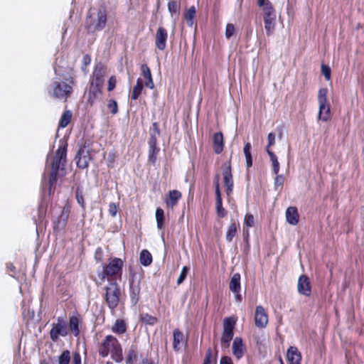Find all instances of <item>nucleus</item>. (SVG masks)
<instances>
[{
  "label": "nucleus",
  "instance_id": "obj_1",
  "mask_svg": "<svg viewBox=\"0 0 364 364\" xmlns=\"http://www.w3.org/2000/svg\"><path fill=\"white\" fill-rule=\"evenodd\" d=\"M107 12L106 8L101 6L98 9L91 7L87 11L85 20V28L87 33L95 34L102 31L107 25Z\"/></svg>",
  "mask_w": 364,
  "mask_h": 364
},
{
  "label": "nucleus",
  "instance_id": "obj_2",
  "mask_svg": "<svg viewBox=\"0 0 364 364\" xmlns=\"http://www.w3.org/2000/svg\"><path fill=\"white\" fill-rule=\"evenodd\" d=\"M76 85L74 77L69 76L62 80L55 78L50 85L48 93L53 98L67 102L73 93V87Z\"/></svg>",
  "mask_w": 364,
  "mask_h": 364
},
{
  "label": "nucleus",
  "instance_id": "obj_3",
  "mask_svg": "<svg viewBox=\"0 0 364 364\" xmlns=\"http://www.w3.org/2000/svg\"><path fill=\"white\" fill-rule=\"evenodd\" d=\"M99 355L102 358L111 355V358L116 363L124 360L123 349L119 340L112 335H107L102 341L98 348Z\"/></svg>",
  "mask_w": 364,
  "mask_h": 364
},
{
  "label": "nucleus",
  "instance_id": "obj_4",
  "mask_svg": "<svg viewBox=\"0 0 364 364\" xmlns=\"http://www.w3.org/2000/svg\"><path fill=\"white\" fill-rule=\"evenodd\" d=\"M124 267V261L119 257H114L109 259V262L103 264L102 271L97 273V277L100 279L98 283L95 281L96 284H101L102 282L107 279L109 282L117 281V279H121L122 274V269Z\"/></svg>",
  "mask_w": 364,
  "mask_h": 364
},
{
  "label": "nucleus",
  "instance_id": "obj_5",
  "mask_svg": "<svg viewBox=\"0 0 364 364\" xmlns=\"http://www.w3.org/2000/svg\"><path fill=\"white\" fill-rule=\"evenodd\" d=\"M68 144L63 142L57 149L51 164V171L49 174V192L58 181V171L63 168L66 163Z\"/></svg>",
  "mask_w": 364,
  "mask_h": 364
},
{
  "label": "nucleus",
  "instance_id": "obj_6",
  "mask_svg": "<svg viewBox=\"0 0 364 364\" xmlns=\"http://www.w3.org/2000/svg\"><path fill=\"white\" fill-rule=\"evenodd\" d=\"M104 290L105 293L102 294V297L111 312L114 313L120 301V287L117 281H111L104 288Z\"/></svg>",
  "mask_w": 364,
  "mask_h": 364
},
{
  "label": "nucleus",
  "instance_id": "obj_7",
  "mask_svg": "<svg viewBox=\"0 0 364 364\" xmlns=\"http://www.w3.org/2000/svg\"><path fill=\"white\" fill-rule=\"evenodd\" d=\"M328 89L320 88L318 92V102L319 105L318 119L328 122L331 119L330 105L327 100Z\"/></svg>",
  "mask_w": 364,
  "mask_h": 364
},
{
  "label": "nucleus",
  "instance_id": "obj_8",
  "mask_svg": "<svg viewBox=\"0 0 364 364\" xmlns=\"http://www.w3.org/2000/svg\"><path fill=\"white\" fill-rule=\"evenodd\" d=\"M71 204L67 201L63 206L60 214L53 220V229L55 235L59 234L60 232L65 230L69 216L71 212Z\"/></svg>",
  "mask_w": 364,
  "mask_h": 364
},
{
  "label": "nucleus",
  "instance_id": "obj_9",
  "mask_svg": "<svg viewBox=\"0 0 364 364\" xmlns=\"http://www.w3.org/2000/svg\"><path fill=\"white\" fill-rule=\"evenodd\" d=\"M264 28L267 36L273 33L275 29L276 12L271 2L267 4V6L263 8Z\"/></svg>",
  "mask_w": 364,
  "mask_h": 364
},
{
  "label": "nucleus",
  "instance_id": "obj_10",
  "mask_svg": "<svg viewBox=\"0 0 364 364\" xmlns=\"http://www.w3.org/2000/svg\"><path fill=\"white\" fill-rule=\"evenodd\" d=\"M90 144L87 142L79 149L76 156V164L79 168L85 169L89 166L90 161L92 160V156L90 154L89 149Z\"/></svg>",
  "mask_w": 364,
  "mask_h": 364
},
{
  "label": "nucleus",
  "instance_id": "obj_11",
  "mask_svg": "<svg viewBox=\"0 0 364 364\" xmlns=\"http://www.w3.org/2000/svg\"><path fill=\"white\" fill-rule=\"evenodd\" d=\"M106 67L101 63L97 64L90 76L89 85L103 88Z\"/></svg>",
  "mask_w": 364,
  "mask_h": 364
},
{
  "label": "nucleus",
  "instance_id": "obj_12",
  "mask_svg": "<svg viewBox=\"0 0 364 364\" xmlns=\"http://www.w3.org/2000/svg\"><path fill=\"white\" fill-rule=\"evenodd\" d=\"M223 178L224 186L225 187L226 194L229 196L232 194L234 187L233 177L232 174L231 162L229 161L222 166Z\"/></svg>",
  "mask_w": 364,
  "mask_h": 364
},
{
  "label": "nucleus",
  "instance_id": "obj_13",
  "mask_svg": "<svg viewBox=\"0 0 364 364\" xmlns=\"http://www.w3.org/2000/svg\"><path fill=\"white\" fill-rule=\"evenodd\" d=\"M82 323V318L78 312H75L70 316L68 323L67 324L69 333L73 334L75 337H79L80 334V326Z\"/></svg>",
  "mask_w": 364,
  "mask_h": 364
},
{
  "label": "nucleus",
  "instance_id": "obj_14",
  "mask_svg": "<svg viewBox=\"0 0 364 364\" xmlns=\"http://www.w3.org/2000/svg\"><path fill=\"white\" fill-rule=\"evenodd\" d=\"M215 188V203H216V212L217 215L220 218H224L227 212L225 208L223 207V200L221 197V193L220 190L219 185V175L217 174L215 176V179L214 181Z\"/></svg>",
  "mask_w": 364,
  "mask_h": 364
},
{
  "label": "nucleus",
  "instance_id": "obj_15",
  "mask_svg": "<svg viewBox=\"0 0 364 364\" xmlns=\"http://www.w3.org/2000/svg\"><path fill=\"white\" fill-rule=\"evenodd\" d=\"M69 334L68 325L63 323H53L50 331V338L53 342L59 340L60 336L65 337Z\"/></svg>",
  "mask_w": 364,
  "mask_h": 364
},
{
  "label": "nucleus",
  "instance_id": "obj_16",
  "mask_svg": "<svg viewBox=\"0 0 364 364\" xmlns=\"http://www.w3.org/2000/svg\"><path fill=\"white\" fill-rule=\"evenodd\" d=\"M298 292L304 296H310L311 294V284L308 276L301 274L298 279Z\"/></svg>",
  "mask_w": 364,
  "mask_h": 364
},
{
  "label": "nucleus",
  "instance_id": "obj_17",
  "mask_svg": "<svg viewBox=\"0 0 364 364\" xmlns=\"http://www.w3.org/2000/svg\"><path fill=\"white\" fill-rule=\"evenodd\" d=\"M255 323L258 328H265L268 323V314L262 306H257L255 314Z\"/></svg>",
  "mask_w": 364,
  "mask_h": 364
},
{
  "label": "nucleus",
  "instance_id": "obj_18",
  "mask_svg": "<svg viewBox=\"0 0 364 364\" xmlns=\"http://www.w3.org/2000/svg\"><path fill=\"white\" fill-rule=\"evenodd\" d=\"M168 39L167 30L159 26L155 35V46L160 50H164L166 48V41Z\"/></svg>",
  "mask_w": 364,
  "mask_h": 364
},
{
  "label": "nucleus",
  "instance_id": "obj_19",
  "mask_svg": "<svg viewBox=\"0 0 364 364\" xmlns=\"http://www.w3.org/2000/svg\"><path fill=\"white\" fill-rule=\"evenodd\" d=\"M70 361V352L68 350H65L58 356V360L55 357H48L42 361L40 364H69Z\"/></svg>",
  "mask_w": 364,
  "mask_h": 364
},
{
  "label": "nucleus",
  "instance_id": "obj_20",
  "mask_svg": "<svg viewBox=\"0 0 364 364\" xmlns=\"http://www.w3.org/2000/svg\"><path fill=\"white\" fill-rule=\"evenodd\" d=\"M181 198L182 193L179 191H169L164 198V202L166 208L168 209H173L178 204Z\"/></svg>",
  "mask_w": 364,
  "mask_h": 364
},
{
  "label": "nucleus",
  "instance_id": "obj_21",
  "mask_svg": "<svg viewBox=\"0 0 364 364\" xmlns=\"http://www.w3.org/2000/svg\"><path fill=\"white\" fill-rule=\"evenodd\" d=\"M102 95V88L89 85L87 92V102L90 106H93L97 100H100Z\"/></svg>",
  "mask_w": 364,
  "mask_h": 364
},
{
  "label": "nucleus",
  "instance_id": "obj_22",
  "mask_svg": "<svg viewBox=\"0 0 364 364\" xmlns=\"http://www.w3.org/2000/svg\"><path fill=\"white\" fill-rule=\"evenodd\" d=\"M141 293L140 282H135L134 279L129 281V294L131 301L136 305L139 301V295Z\"/></svg>",
  "mask_w": 364,
  "mask_h": 364
},
{
  "label": "nucleus",
  "instance_id": "obj_23",
  "mask_svg": "<svg viewBox=\"0 0 364 364\" xmlns=\"http://www.w3.org/2000/svg\"><path fill=\"white\" fill-rule=\"evenodd\" d=\"M232 354L237 359L242 358L245 352V347L241 337H235L232 346Z\"/></svg>",
  "mask_w": 364,
  "mask_h": 364
},
{
  "label": "nucleus",
  "instance_id": "obj_24",
  "mask_svg": "<svg viewBox=\"0 0 364 364\" xmlns=\"http://www.w3.org/2000/svg\"><path fill=\"white\" fill-rule=\"evenodd\" d=\"M139 357V348L136 344H132L126 351L125 363L136 364Z\"/></svg>",
  "mask_w": 364,
  "mask_h": 364
},
{
  "label": "nucleus",
  "instance_id": "obj_25",
  "mask_svg": "<svg viewBox=\"0 0 364 364\" xmlns=\"http://www.w3.org/2000/svg\"><path fill=\"white\" fill-rule=\"evenodd\" d=\"M287 358L289 364H301V355L296 347L290 346L287 353Z\"/></svg>",
  "mask_w": 364,
  "mask_h": 364
},
{
  "label": "nucleus",
  "instance_id": "obj_26",
  "mask_svg": "<svg viewBox=\"0 0 364 364\" xmlns=\"http://www.w3.org/2000/svg\"><path fill=\"white\" fill-rule=\"evenodd\" d=\"M140 69L141 74L145 79L144 85L149 89H154V83L149 67L146 64H142Z\"/></svg>",
  "mask_w": 364,
  "mask_h": 364
},
{
  "label": "nucleus",
  "instance_id": "obj_27",
  "mask_svg": "<svg viewBox=\"0 0 364 364\" xmlns=\"http://www.w3.org/2000/svg\"><path fill=\"white\" fill-rule=\"evenodd\" d=\"M213 149L215 154H220L224 149V138L222 132L215 133L213 136Z\"/></svg>",
  "mask_w": 364,
  "mask_h": 364
},
{
  "label": "nucleus",
  "instance_id": "obj_28",
  "mask_svg": "<svg viewBox=\"0 0 364 364\" xmlns=\"http://www.w3.org/2000/svg\"><path fill=\"white\" fill-rule=\"evenodd\" d=\"M286 220L291 225H296L299 220V215L296 207L290 206L286 210Z\"/></svg>",
  "mask_w": 364,
  "mask_h": 364
},
{
  "label": "nucleus",
  "instance_id": "obj_29",
  "mask_svg": "<svg viewBox=\"0 0 364 364\" xmlns=\"http://www.w3.org/2000/svg\"><path fill=\"white\" fill-rule=\"evenodd\" d=\"M173 349L178 352L181 349L180 345L181 343H187V339L184 338L183 332L179 328H176L173 332Z\"/></svg>",
  "mask_w": 364,
  "mask_h": 364
},
{
  "label": "nucleus",
  "instance_id": "obj_30",
  "mask_svg": "<svg viewBox=\"0 0 364 364\" xmlns=\"http://www.w3.org/2000/svg\"><path fill=\"white\" fill-rule=\"evenodd\" d=\"M112 331L117 335H122L127 332V325L122 319H117L112 325Z\"/></svg>",
  "mask_w": 364,
  "mask_h": 364
},
{
  "label": "nucleus",
  "instance_id": "obj_31",
  "mask_svg": "<svg viewBox=\"0 0 364 364\" xmlns=\"http://www.w3.org/2000/svg\"><path fill=\"white\" fill-rule=\"evenodd\" d=\"M229 288L233 293L240 292V274L239 273H235L232 275L230 282Z\"/></svg>",
  "mask_w": 364,
  "mask_h": 364
},
{
  "label": "nucleus",
  "instance_id": "obj_32",
  "mask_svg": "<svg viewBox=\"0 0 364 364\" xmlns=\"http://www.w3.org/2000/svg\"><path fill=\"white\" fill-rule=\"evenodd\" d=\"M236 318H235L232 316L224 318L223 331L234 333V329L236 325Z\"/></svg>",
  "mask_w": 364,
  "mask_h": 364
},
{
  "label": "nucleus",
  "instance_id": "obj_33",
  "mask_svg": "<svg viewBox=\"0 0 364 364\" xmlns=\"http://www.w3.org/2000/svg\"><path fill=\"white\" fill-rule=\"evenodd\" d=\"M139 261L141 264L144 267H148L152 263L153 257L149 250L144 249L141 251Z\"/></svg>",
  "mask_w": 364,
  "mask_h": 364
},
{
  "label": "nucleus",
  "instance_id": "obj_34",
  "mask_svg": "<svg viewBox=\"0 0 364 364\" xmlns=\"http://www.w3.org/2000/svg\"><path fill=\"white\" fill-rule=\"evenodd\" d=\"M196 16V9L194 6H191L183 14L184 18L188 26L192 27L194 23V18Z\"/></svg>",
  "mask_w": 364,
  "mask_h": 364
},
{
  "label": "nucleus",
  "instance_id": "obj_35",
  "mask_svg": "<svg viewBox=\"0 0 364 364\" xmlns=\"http://www.w3.org/2000/svg\"><path fill=\"white\" fill-rule=\"evenodd\" d=\"M73 114L70 110L66 109L63 112L59 121L58 127L65 128L70 122L72 119Z\"/></svg>",
  "mask_w": 364,
  "mask_h": 364
},
{
  "label": "nucleus",
  "instance_id": "obj_36",
  "mask_svg": "<svg viewBox=\"0 0 364 364\" xmlns=\"http://www.w3.org/2000/svg\"><path fill=\"white\" fill-rule=\"evenodd\" d=\"M143 87L144 85L142 80L141 78H138L136 80V84L134 86L131 94L132 100H136L139 97L142 92Z\"/></svg>",
  "mask_w": 364,
  "mask_h": 364
},
{
  "label": "nucleus",
  "instance_id": "obj_37",
  "mask_svg": "<svg viewBox=\"0 0 364 364\" xmlns=\"http://www.w3.org/2000/svg\"><path fill=\"white\" fill-rule=\"evenodd\" d=\"M156 225L159 230L164 229V210L161 208H157L156 210Z\"/></svg>",
  "mask_w": 364,
  "mask_h": 364
},
{
  "label": "nucleus",
  "instance_id": "obj_38",
  "mask_svg": "<svg viewBox=\"0 0 364 364\" xmlns=\"http://www.w3.org/2000/svg\"><path fill=\"white\" fill-rule=\"evenodd\" d=\"M238 229H240V225H236L235 223H232L229 225L226 233V240L228 242H232L234 237L237 235Z\"/></svg>",
  "mask_w": 364,
  "mask_h": 364
},
{
  "label": "nucleus",
  "instance_id": "obj_39",
  "mask_svg": "<svg viewBox=\"0 0 364 364\" xmlns=\"http://www.w3.org/2000/svg\"><path fill=\"white\" fill-rule=\"evenodd\" d=\"M233 336H234V333L223 331L221 339H220V343H221L222 348L226 349V348H229L230 342L233 338Z\"/></svg>",
  "mask_w": 364,
  "mask_h": 364
},
{
  "label": "nucleus",
  "instance_id": "obj_40",
  "mask_svg": "<svg viewBox=\"0 0 364 364\" xmlns=\"http://www.w3.org/2000/svg\"><path fill=\"white\" fill-rule=\"evenodd\" d=\"M251 148H252L251 144L250 142H247L245 144L244 149H243L244 154H245V159H246L247 168H249L252 166V154L250 152Z\"/></svg>",
  "mask_w": 364,
  "mask_h": 364
},
{
  "label": "nucleus",
  "instance_id": "obj_41",
  "mask_svg": "<svg viewBox=\"0 0 364 364\" xmlns=\"http://www.w3.org/2000/svg\"><path fill=\"white\" fill-rule=\"evenodd\" d=\"M75 198L77 203L82 208L83 210L86 208L85 201L83 196V192L81 187L77 186L75 190Z\"/></svg>",
  "mask_w": 364,
  "mask_h": 364
},
{
  "label": "nucleus",
  "instance_id": "obj_42",
  "mask_svg": "<svg viewBox=\"0 0 364 364\" xmlns=\"http://www.w3.org/2000/svg\"><path fill=\"white\" fill-rule=\"evenodd\" d=\"M140 320L144 323L151 326L156 324L158 321V318L156 317L153 316L147 313L141 314Z\"/></svg>",
  "mask_w": 364,
  "mask_h": 364
},
{
  "label": "nucleus",
  "instance_id": "obj_43",
  "mask_svg": "<svg viewBox=\"0 0 364 364\" xmlns=\"http://www.w3.org/2000/svg\"><path fill=\"white\" fill-rule=\"evenodd\" d=\"M268 155L270 158V160L272 163V171H273V173L274 174H278L279 171V161L277 160V156L275 155V154L271 151V150H268Z\"/></svg>",
  "mask_w": 364,
  "mask_h": 364
},
{
  "label": "nucleus",
  "instance_id": "obj_44",
  "mask_svg": "<svg viewBox=\"0 0 364 364\" xmlns=\"http://www.w3.org/2000/svg\"><path fill=\"white\" fill-rule=\"evenodd\" d=\"M160 151V149L158 148H149L148 161L151 164L154 165L157 160V156Z\"/></svg>",
  "mask_w": 364,
  "mask_h": 364
},
{
  "label": "nucleus",
  "instance_id": "obj_45",
  "mask_svg": "<svg viewBox=\"0 0 364 364\" xmlns=\"http://www.w3.org/2000/svg\"><path fill=\"white\" fill-rule=\"evenodd\" d=\"M107 108L110 110L112 114L114 115L118 112V105L116 100H109L107 104Z\"/></svg>",
  "mask_w": 364,
  "mask_h": 364
},
{
  "label": "nucleus",
  "instance_id": "obj_46",
  "mask_svg": "<svg viewBox=\"0 0 364 364\" xmlns=\"http://www.w3.org/2000/svg\"><path fill=\"white\" fill-rule=\"evenodd\" d=\"M255 219L253 215L251 213H247L244 219V225L247 228H252L254 225Z\"/></svg>",
  "mask_w": 364,
  "mask_h": 364
},
{
  "label": "nucleus",
  "instance_id": "obj_47",
  "mask_svg": "<svg viewBox=\"0 0 364 364\" xmlns=\"http://www.w3.org/2000/svg\"><path fill=\"white\" fill-rule=\"evenodd\" d=\"M189 271V267L187 266H184L181 272V274L177 279V284H181L183 282V281L186 279L187 274Z\"/></svg>",
  "mask_w": 364,
  "mask_h": 364
},
{
  "label": "nucleus",
  "instance_id": "obj_48",
  "mask_svg": "<svg viewBox=\"0 0 364 364\" xmlns=\"http://www.w3.org/2000/svg\"><path fill=\"white\" fill-rule=\"evenodd\" d=\"M168 9L171 14H178L179 6L176 1H170L168 3Z\"/></svg>",
  "mask_w": 364,
  "mask_h": 364
},
{
  "label": "nucleus",
  "instance_id": "obj_49",
  "mask_svg": "<svg viewBox=\"0 0 364 364\" xmlns=\"http://www.w3.org/2000/svg\"><path fill=\"white\" fill-rule=\"evenodd\" d=\"M321 73L325 77L326 80H331V70L328 65H326L325 64L321 65Z\"/></svg>",
  "mask_w": 364,
  "mask_h": 364
},
{
  "label": "nucleus",
  "instance_id": "obj_50",
  "mask_svg": "<svg viewBox=\"0 0 364 364\" xmlns=\"http://www.w3.org/2000/svg\"><path fill=\"white\" fill-rule=\"evenodd\" d=\"M235 33V26L232 23H228L225 28V37L230 38Z\"/></svg>",
  "mask_w": 364,
  "mask_h": 364
},
{
  "label": "nucleus",
  "instance_id": "obj_51",
  "mask_svg": "<svg viewBox=\"0 0 364 364\" xmlns=\"http://www.w3.org/2000/svg\"><path fill=\"white\" fill-rule=\"evenodd\" d=\"M161 134L158 122H153L150 128V134L159 136Z\"/></svg>",
  "mask_w": 364,
  "mask_h": 364
},
{
  "label": "nucleus",
  "instance_id": "obj_52",
  "mask_svg": "<svg viewBox=\"0 0 364 364\" xmlns=\"http://www.w3.org/2000/svg\"><path fill=\"white\" fill-rule=\"evenodd\" d=\"M116 84H117L116 77L114 75L111 76L108 80L107 90L109 92L112 91L115 88Z\"/></svg>",
  "mask_w": 364,
  "mask_h": 364
},
{
  "label": "nucleus",
  "instance_id": "obj_53",
  "mask_svg": "<svg viewBox=\"0 0 364 364\" xmlns=\"http://www.w3.org/2000/svg\"><path fill=\"white\" fill-rule=\"evenodd\" d=\"M268 144L266 147V151L268 153V150H270V147L275 144V134L273 132H270L267 136Z\"/></svg>",
  "mask_w": 364,
  "mask_h": 364
},
{
  "label": "nucleus",
  "instance_id": "obj_54",
  "mask_svg": "<svg viewBox=\"0 0 364 364\" xmlns=\"http://www.w3.org/2000/svg\"><path fill=\"white\" fill-rule=\"evenodd\" d=\"M95 259L97 262H102L103 260V250L101 247H97L95 252Z\"/></svg>",
  "mask_w": 364,
  "mask_h": 364
},
{
  "label": "nucleus",
  "instance_id": "obj_55",
  "mask_svg": "<svg viewBox=\"0 0 364 364\" xmlns=\"http://www.w3.org/2000/svg\"><path fill=\"white\" fill-rule=\"evenodd\" d=\"M157 137L158 136H156L150 134V136H149V141H148L149 148H158V146H157V143H158Z\"/></svg>",
  "mask_w": 364,
  "mask_h": 364
},
{
  "label": "nucleus",
  "instance_id": "obj_56",
  "mask_svg": "<svg viewBox=\"0 0 364 364\" xmlns=\"http://www.w3.org/2000/svg\"><path fill=\"white\" fill-rule=\"evenodd\" d=\"M118 210V207L114 203H110L108 212L112 217H115Z\"/></svg>",
  "mask_w": 364,
  "mask_h": 364
},
{
  "label": "nucleus",
  "instance_id": "obj_57",
  "mask_svg": "<svg viewBox=\"0 0 364 364\" xmlns=\"http://www.w3.org/2000/svg\"><path fill=\"white\" fill-rule=\"evenodd\" d=\"M116 154L114 152H110L108 155L107 166L109 168L114 167V163L115 161Z\"/></svg>",
  "mask_w": 364,
  "mask_h": 364
},
{
  "label": "nucleus",
  "instance_id": "obj_58",
  "mask_svg": "<svg viewBox=\"0 0 364 364\" xmlns=\"http://www.w3.org/2000/svg\"><path fill=\"white\" fill-rule=\"evenodd\" d=\"M211 358H212V350L210 348H209L206 352L205 357L203 364H211Z\"/></svg>",
  "mask_w": 364,
  "mask_h": 364
},
{
  "label": "nucleus",
  "instance_id": "obj_59",
  "mask_svg": "<svg viewBox=\"0 0 364 364\" xmlns=\"http://www.w3.org/2000/svg\"><path fill=\"white\" fill-rule=\"evenodd\" d=\"M220 364H233L231 358L228 356H223L220 358Z\"/></svg>",
  "mask_w": 364,
  "mask_h": 364
},
{
  "label": "nucleus",
  "instance_id": "obj_60",
  "mask_svg": "<svg viewBox=\"0 0 364 364\" xmlns=\"http://www.w3.org/2000/svg\"><path fill=\"white\" fill-rule=\"evenodd\" d=\"M73 364H81V356L80 353H75L73 357Z\"/></svg>",
  "mask_w": 364,
  "mask_h": 364
},
{
  "label": "nucleus",
  "instance_id": "obj_61",
  "mask_svg": "<svg viewBox=\"0 0 364 364\" xmlns=\"http://www.w3.org/2000/svg\"><path fill=\"white\" fill-rule=\"evenodd\" d=\"M91 63V57L89 54H85L82 60V65H89Z\"/></svg>",
  "mask_w": 364,
  "mask_h": 364
},
{
  "label": "nucleus",
  "instance_id": "obj_62",
  "mask_svg": "<svg viewBox=\"0 0 364 364\" xmlns=\"http://www.w3.org/2000/svg\"><path fill=\"white\" fill-rule=\"evenodd\" d=\"M284 183V178L282 176H279L277 174V176L275 177L274 183L276 186H283Z\"/></svg>",
  "mask_w": 364,
  "mask_h": 364
},
{
  "label": "nucleus",
  "instance_id": "obj_63",
  "mask_svg": "<svg viewBox=\"0 0 364 364\" xmlns=\"http://www.w3.org/2000/svg\"><path fill=\"white\" fill-rule=\"evenodd\" d=\"M270 2L269 0H257V4L259 7L265 8L267 6V4Z\"/></svg>",
  "mask_w": 364,
  "mask_h": 364
},
{
  "label": "nucleus",
  "instance_id": "obj_64",
  "mask_svg": "<svg viewBox=\"0 0 364 364\" xmlns=\"http://www.w3.org/2000/svg\"><path fill=\"white\" fill-rule=\"evenodd\" d=\"M6 268L9 272H11L13 273H15L16 272L15 266L11 262L6 264Z\"/></svg>",
  "mask_w": 364,
  "mask_h": 364
}]
</instances>
